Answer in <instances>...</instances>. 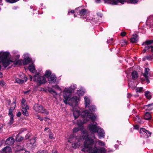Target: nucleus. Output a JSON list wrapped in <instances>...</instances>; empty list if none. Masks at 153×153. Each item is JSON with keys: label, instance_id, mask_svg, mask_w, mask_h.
<instances>
[{"label": "nucleus", "instance_id": "f257e3e1", "mask_svg": "<svg viewBox=\"0 0 153 153\" xmlns=\"http://www.w3.org/2000/svg\"><path fill=\"white\" fill-rule=\"evenodd\" d=\"M82 136L81 137L77 138L78 141L77 143H75L72 144V146L75 149L78 148L80 144L79 142L80 140L84 139L85 140L84 145V147L82 149V151L84 152H87L89 153H105V149L102 148L98 149L95 147L94 141L93 139L95 138L94 134H92V138H91L90 136L88 134L86 130L83 131L82 132Z\"/></svg>", "mask_w": 153, "mask_h": 153}, {"label": "nucleus", "instance_id": "f03ea898", "mask_svg": "<svg viewBox=\"0 0 153 153\" xmlns=\"http://www.w3.org/2000/svg\"><path fill=\"white\" fill-rule=\"evenodd\" d=\"M81 116L82 117V120H77V124L79 126H82L86 123L87 121L91 120L92 122L95 121L96 117L92 113H90L87 110H85L81 113Z\"/></svg>", "mask_w": 153, "mask_h": 153}, {"label": "nucleus", "instance_id": "7ed1b4c3", "mask_svg": "<svg viewBox=\"0 0 153 153\" xmlns=\"http://www.w3.org/2000/svg\"><path fill=\"white\" fill-rule=\"evenodd\" d=\"M76 85H73L69 88H65L63 91V96L64 98V102L66 104H70L71 95L72 92L76 89Z\"/></svg>", "mask_w": 153, "mask_h": 153}, {"label": "nucleus", "instance_id": "20e7f679", "mask_svg": "<svg viewBox=\"0 0 153 153\" xmlns=\"http://www.w3.org/2000/svg\"><path fill=\"white\" fill-rule=\"evenodd\" d=\"M30 78L31 80L33 79L34 81L36 82L39 85L45 83L46 82V79L44 77L40 76L39 74L34 76L33 78L30 76Z\"/></svg>", "mask_w": 153, "mask_h": 153}, {"label": "nucleus", "instance_id": "39448f33", "mask_svg": "<svg viewBox=\"0 0 153 153\" xmlns=\"http://www.w3.org/2000/svg\"><path fill=\"white\" fill-rule=\"evenodd\" d=\"M33 108L36 112L42 113L46 114H48L49 113L44 108L42 105L37 104L34 105Z\"/></svg>", "mask_w": 153, "mask_h": 153}, {"label": "nucleus", "instance_id": "423d86ee", "mask_svg": "<svg viewBox=\"0 0 153 153\" xmlns=\"http://www.w3.org/2000/svg\"><path fill=\"white\" fill-rule=\"evenodd\" d=\"M79 11V16H82L83 18H88L89 15V12L85 9H82L80 10L79 9L78 10Z\"/></svg>", "mask_w": 153, "mask_h": 153}, {"label": "nucleus", "instance_id": "0eeeda50", "mask_svg": "<svg viewBox=\"0 0 153 153\" xmlns=\"http://www.w3.org/2000/svg\"><path fill=\"white\" fill-rule=\"evenodd\" d=\"M97 123H95V124H91L88 126V128L90 131L93 133H96L98 128L100 127L97 126Z\"/></svg>", "mask_w": 153, "mask_h": 153}, {"label": "nucleus", "instance_id": "6e6552de", "mask_svg": "<svg viewBox=\"0 0 153 153\" xmlns=\"http://www.w3.org/2000/svg\"><path fill=\"white\" fill-rule=\"evenodd\" d=\"M24 60L23 63L24 65H27L31 61V59L29 56V54L27 53L24 54L23 56Z\"/></svg>", "mask_w": 153, "mask_h": 153}, {"label": "nucleus", "instance_id": "1a4fd4ad", "mask_svg": "<svg viewBox=\"0 0 153 153\" xmlns=\"http://www.w3.org/2000/svg\"><path fill=\"white\" fill-rule=\"evenodd\" d=\"M139 132L142 135L144 136L145 137H150L151 134V132H149L147 130L143 128H140Z\"/></svg>", "mask_w": 153, "mask_h": 153}, {"label": "nucleus", "instance_id": "9d476101", "mask_svg": "<svg viewBox=\"0 0 153 153\" xmlns=\"http://www.w3.org/2000/svg\"><path fill=\"white\" fill-rule=\"evenodd\" d=\"M96 132L97 133L98 136L100 139L103 137L105 136V133L104 131L100 127L98 128Z\"/></svg>", "mask_w": 153, "mask_h": 153}, {"label": "nucleus", "instance_id": "9b49d317", "mask_svg": "<svg viewBox=\"0 0 153 153\" xmlns=\"http://www.w3.org/2000/svg\"><path fill=\"white\" fill-rule=\"evenodd\" d=\"M73 115L75 119H77L80 115V111L78 108L77 107H73Z\"/></svg>", "mask_w": 153, "mask_h": 153}, {"label": "nucleus", "instance_id": "f8f14e48", "mask_svg": "<svg viewBox=\"0 0 153 153\" xmlns=\"http://www.w3.org/2000/svg\"><path fill=\"white\" fill-rule=\"evenodd\" d=\"M149 69L148 68H146L145 69V72L143 74V76L145 78L146 80L148 83L149 82V77L148 75L149 74Z\"/></svg>", "mask_w": 153, "mask_h": 153}, {"label": "nucleus", "instance_id": "ddd939ff", "mask_svg": "<svg viewBox=\"0 0 153 153\" xmlns=\"http://www.w3.org/2000/svg\"><path fill=\"white\" fill-rule=\"evenodd\" d=\"M138 40V36L136 34H133L131 39V42L132 43L137 42Z\"/></svg>", "mask_w": 153, "mask_h": 153}, {"label": "nucleus", "instance_id": "4468645a", "mask_svg": "<svg viewBox=\"0 0 153 153\" xmlns=\"http://www.w3.org/2000/svg\"><path fill=\"white\" fill-rule=\"evenodd\" d=\"M14 142L13 138L12 137H10L7 139L6 141V144L9 145H11L13 144Z\"/></svg>", "mask_w": 153, "mask_h": 153}, {"label": "nucleus", "instance_id": "2eb2a0df", "mask_svg": "<svg viewBox=\"0 0 153 153\" xmlns=\"http://www.w3.org/2000/svg\"><path fill=\"white\" fill-rule=\"evenodd\" d=\"M23 77V79H21L19 78H17L16 79V82L22 84L24 82H26L27 78L26 77L24 76L23 74H22Z\"/></svg>", "mask_w": 153, "mask_h": 153}, {"label": "nucleus", "instance_id": "dca6fc26", "mask_svg": "<svg viewBox=\"0 0 153 153\" xmlns=\"http://www.w3.org/2000/svg\"><path fill=\"white\" fill-rule=\"evenodd\" d=\"M28 109L29 107L28 106L22 107V114L25 116H27L28 115V114L27 110Z\"/></svg>", "mask_w": 153, "mask_h": 153}, {"label": "nucleus", "instance_id": "f3484780", "mask_svg": "<svg viewBox=\"0 0 153 153\" xmlns=\"http://www.w3.org/2000/svg\"><path fill=\"white\" fill-rule=\"evenodd\" d=\"M56 80V77L55 76H51L48 79L49 83L52 84L54 83Z\"/></svg>", "mask_w": 153, "mask_h": 153}, {"label": "nucleus", "instance_id": "a211bd4d", "mask_svg": "<svg viewBox=\"0 0 153 153\" xmlns=\"http://www.w3.org/2000/svg\"><path fill=\"white\" fill-rule=\"evenodd\" d=\"M85 104L86 107H89V105L91 101L89 98L87 96L84 97Z\"/></svg>", "mask_w": 153, "mask_h": 153}, {"label": "nucleus", "instance_id": "6ab92c4d", "mask_svg": "<svg viewBox=\"0 0 153 153\" xmlns=\"http://www.w3.org/2000/svg\"><path fill=\"white\" fill-rule=\"evenodd\" d=\"M11 149L9 146H6L2 150L1 153H10Z\"/></svg>", "mask_w": 153, "mask_h": 153}, {"label": "nucleus", "instance_id": "aec40b11", "mask_svg": "<svg viewBox=\"0 0 153 153\" xmlns=\"http://www.w3.org/2000/svg\"><path fill=\"white\" fill-rule=\"evenodd\" d=\"M26 130L25 128H23L21 129L19 133L16 137V140L18 141H20L23 139V138L22 137H20L19 134L22 133V131H26Z\"/></svg>", "mask_w": 153, "mask_h": 153}, {"label": "nucleus", "instance_id": "412c9836", "mask_svg": "<svg viewBox=\"0 0 153 153\" xmlns=\"http://www.w3.org/2000/svg\"><path fill=\"white\" fill-rule=\"evenodd\" d=\"M105 3L109 4L112 5L117 4L118 2L115 0H104Z\"/></svg>", "mask_w": 153, "mask_h": 153}, {"label": "nucleus", "instance_id": "4be33fe9", "mask_svg": "<svg viewBox=\"0 0 153 153\" xmlns=\"http://www.w3.org/2000/svg\"><path fill=\"white\" fill-rule=\"evenodd\" d=\"M28 69L32 73H34L35 72V66L33 64L30 65L28 66Z\"/></svg>", "mask_w": 153, "mask_h": 153}, {"label": "nucleus", "instance_id": "5701e85b", "mask_svg": "<svg viewBox=\"0 0 153 153\" xmlns=\"http://www.w3.org/2000/svg\"><path fill=\"white\" fill-rule=\"evenodd\" d=\"M85 93V91L84 89L81 88L80 89L78 90L77 93L79 96L83 95Z\"/></svg>", "mask_w": 153, "mask_h": 153}, {"label": "nucleus", "instance_id": "b1692460", "mask_svg": "<svg viewBox=\"0 0 153 153\" xmlns=\"http://www.w3.org/2000/svg\"><path fill=\"white\" fill-rule=\"evenodd\" d=\"M145 107L148 111H150L153 109V103L146 105Z\"/></svg>", "mask_w": 153, "mask_h": 153}, {"label": "nucleus", "instance_id": "393cba45", "mask_svg": "<svg viewBox=\"0 0 153 153\" xmlns=\"http://www.w3.org/2000/svg\"><path fill=\"white\" fill-rule=\"evenodd\" d=\"M49 92L51 94H52L54 97H55L56 96L59 94L57 92L54 91L52 88H50L49 90Z\"/></svg>", "mask_w": 153, "mask_h": 153}, {"label": "nucleus", "instance_id": "a878e982", "mask_svg": "<svg viewBox=\"0 0 153 153\" xmlns=\"http://www.w3.org/2000/svg\"><path fill=\"white\" fill-rule=\"evenodd\" d=\"M79 101V98L76 96H74L72 98H70V101L75 102V103L78 102Z\"/></svg>", "mask_w": 153, "mask_h": 153}, {"label": "nucleus", "instance_id": "bb28decb", "mask_svg": "<svg viewBox=\"0 0 153 153\" xmlns=\"http://www.w3.org/2000/svg\"><path fill=\"white\" fill-rule=\"evenodd\" d=\"M144 119L146 120H149L151 118V115L149 113H146L144 115Z\"/></svg>", "mask_w": 153, "mask_h": 153}, {"label": "nucleus", "instance_id": "cd10ccee", "mask_svg": "<svg viewBox=\"0 0 153 153\" xmlns=\"http://www.w3.org/2000/svg\"><path fill=\"white\" fill-rule=\"evenodd\" d=\"M145 95L146 98L148 99H150L151 98V93L149 91H147L145 92Z\"/></svg>", "mask_w": 153, "mask_h": 153}, {"label": "nucleus", "instance_id": "c85d7f7f", "mask_svg": "<svg viewBox=\"0 0 153 153\" xmlns=\"http://www.w3.org/2000/svg\"><path fill=\"white\" fill-rule=\"evenodd\" d=\"M132 77L133 79H136L138 76L137 73L135 71H133L131 74Z\"/></svg>", "mask_w": 153, "mask_h": 153}, {"label": "nucleus", "instance_id": "c756f323", "mask_svg": "<svg viewBox=\"0 0 153 153\" xmlns=\"http://www.w3.org/2000/svg\"><path fill=\"white\" fill-rule=\"evenodd\" d=\"M153 42V40H147L145 42H143L142 45H148L151 44Z\"/></svg>", "mask_w": 153, "mask_h": 153}, {"label": "nucleus", "instance_id": "7c9ffc66", "mask_svg": "<svg viewBox=\"0 0 153 153\" xmlns=\"http://www.w3.org/2000/svg\"><path fill=\"white\" fill-rule=\"evenodd\" d=\"M21 103L22 104V107H26L28 106L26 104V102L25 99L23 98L22 100Z\"/></svg>", "mask_w": 153, "mask_h": 153}, {"label": "nucleus", "instance_id": "2f4dec72", "mask_svg": "<svg viewBox=\"0 0 153 153\" xmlns=\"http://www.w3.org/2000/svg\"><path fill=\"white\" fill-rule=\"evenodd\" d=\"M51 74V73L50 71H46L45 72V76L46 77H48L50 76Z\"/></svg>", "mask_w": 153, "mask_h": 153}, {"label": "nucleus", "instance_id": "473e14b6", "mask_svg": "<svg viewBox=\"0 0 153 153\" xmlns=\"http://www.w3.org/2000/svg\"><path fill=\"white\" fill-rule=\"evenodd\" d=\"M13 117L14 116H12L10 117V119L9 121V122L8 123V124H10V125H12L14 122V119H13Z\"/></svg>", "mask_w": 153, "mask_h": 153}, {"label": "nucleus", "instance_id": "72a5a7b5", "mask_svg": "<svg viewBox=\"0 0 153 153\" xmlns=\"http://www.w3.org/2000/svg\"><path fill=\"white\" fill-rule=\"evenodd\" d=\"M13 111V109L12 108H10L9 109L8 112V115L10 116V117L14 116L13 114L12 113Z\"/></svg>", "mask_w": 153, "mask_h": 153}, {"label": "nucleus", "instance_id": "f704fd0d", "mask_svg": "<svg viewBox=\"0 0 153 153\" xmlns=\"http://www.w3.org/2000/svg\"><path fill=\"white\" fill-rule=\"evenodd\" d=\"M143 88L142 87L137 88L135 89V91L136 92H141L143 90Z\"/></svg>", "mask_w": 153, "mask_h": 153}, {"label": "nucleus", "instance_id": "c9c22d12", "mask_svg": "<svg viewBox=\"0 0 153 153\" xmlns=\"http://www.w3.org/2000/svg\"><path fill=\"white\" fill-rule=\"evenodd\" d=\"M127 1L128 3L135 4L137 2L138 0H126Z\"/></svg>", "mask_w": 153, "mask_h": 153}, {"label": "nucleus", "instance_id": "e433bc0d", "mask_svg": "<svg viewBox=\"0 0 153 153\" xmlns=\"http://www.w3.org/2000/svg\"><path fill=\"white\" fill-rule=\"evenodd\" d=\"M150 48H151V46H149L147 45L146 46L144 49L143 50V53H144L146 52V51L149 50Z\"/></svg>", "mask_w": 153, "mask_h": 153}, {"label": "nucleus", "instance_id": "4c0bfd02", "mask_svg": "<svg viewBox=\"0 0 153 153\" xmlns=\"http://www.w3.org/2000/svg\"><path fill=\"white\" fill-rule=\"evenodd\" d=\"M53 87L55 88V89L60 91L61 93L62 92V90L61 88L58 86L57 85H56L54 86H53Z\"/></svg>", "mask_w": 153, "mask_h": 153}, {"label": "nucleus", "instance_id": "58836bf2", "mask_svg": "<svg viewBox=\"0 0 153 153\" xmlns=\"http://www.w3.org/2000/svg\"><path fill=\"white\" fill-rule=\"evenodd\" d=\"M79 8H78L77 9H75L74 10H71L70 11V12L71 13H75L74 16H75V17L76 15H77L76 13H77V11H78V10H79Z\"/></svg>", "mask_w": 153, "mask_h": 153}, {"label": "nucleus", "instance_id": "ea45409f", "mask_svg": "<svg viewBox=\"0 0 153 153\" xmlns=\"http://www.w3.org/2000/svg\"><path fill=\"white\" fill-rule=\"evenodd\" d=\"M95 109V107L93 105H91L89 108V111H94Z\"/></svg>", "mask_w": 153, "mask_h": 153}, {"label": "nucleus", "instance_id": "a19ab883", "mask_svg": "<svg viewBox=\"0 0 153 153\" xmlns=\"http://www.w3.org/2000/svg\"><path fill=\"white\" fill-rule=\"evenodd\" d=\"M19 153H29L28 151H26L25 149H22L19 151Z\"/></svg>", "mask_w": 153, "mask_h": 153}, {"label": "nucleus", "instance_id": "79ce46f5", "mask_svg": "<svg viewBox=\"0 0 153 153\" xmlns=\"http://www.w3.org/2000/svg\"><path fill=\"white\" fill-rule=\"evenodd\" d=\"M98 144L99 145L102 146H104L105 145V144L103 142L100 140L98 141Z\"/></svg>", "mask_w": 153, "mask_h": 153}, {"label": "nucleus", "instance_id": "37998d69", "mask_svg": "<svg viewBox=\"0 0 153 153\" xmlns=\"http://www.w3.org/2000/svg\"><path fill=\"white\" fill-rule=\"evenodd\" d=\"M151 58V57L150 56H147L143 58V60L145 61L146 59H150Z\"/></svg>", "mask_w": 153, "mask_h": 153}, {"label": "nucleus", "instance_id": "c03bdc74", "mask_svg": "<svg viewBox=\"0 0 153 153\" xmlns=\"http://www.w3.org/2000/svg\"><path fill=\"white\" fill-rule=\"evenodd\" d=\"M117 1L122 4H123L124 2L127 1L126 0H117Z\"/></svg>", "mask_w": 153, "mask_h": 153}, {"label": "nucleus", "instance_id": "a18cd8bd", "mask_svg": "<svg viewBox=\"0 0 153 153\" xmlns=\"http://www.w3.org/2000/svg\"><path fill=\"white\" fill-rule=\"evenodd\" d=\"M79 130L78 128H75L73 130V131L74 133H76Z\"/></svg>", "mask_w": 153, "mask_h": 153}, {"label": "nucleus", "instance_id": "49530a36", "mask_svg": "<svg viewBox=\"0 0 153 153\" xmlns=\"http://www.w3.org/2000/svg\"><path fill=\"white\" fill-rule=\"evenodd\" d=\"M135 120L136 121H137L139 123H140V120L139 118V117L138 116H137L135 118Z\"/></svg>", "mask_w": 153, "mask_h": 153}, {"label": "nucleus", "instance_id": "de8ad7c7", "mask_svg": "<svg viewBox=\"0 0 153 153\" xmlns=\"http://www.w3.org/2000/svg\"><path fill=\"white\" fill-rule=\"evenodd\" d=\"M49 137L51 139H52L53 138V135L51 132H50L49 134Z\"/></svg>", "mask_w": 153, "mask_h": 153}, {"label": "nucleus", "instance_id": "09e8293b", "mask_svg": "<svg viewBox=\"0 0 153 153\" xmlns=\"http://www.w3.org/2000/svg\"><path fill=\"white\" fill-rule=\"evenodd\" d=\"M37 153H47V152L46 150H44L43 151H39Z\"/></svg>", "mask_w": 153, "mask_h": 153}, {"label": "nucleus", "instance_id": "8fccbe9b", "mask_svg": "<svg viewBox=\"0 0 153 153\" xmlns=\"http://www.w3.org/2000/svg\"><path fill=\"white\" fill-rule=\"evenodd\" d=\"M126 34V33L125 32H122L121 33V35L122 36H125Z\"/></svg>", "mask_w": 153, "mask_h": 153}, {"label": "nucleus", "instance_id": "3c124183", "mask_svg": "<svg viewBox=\"0 0 153 153\" xmlns=\"http://www.w3.org/2000/svg\"><path fill=\"white\" fill-rule=\"evenodd\" d=\"M5 84V83L3 81H1V82H0V85L3 86Z\"/></svg>", "mask_w": 153, "mask_h": 153}, {"label": "nucleus", "instance_id": "603ef678", "mask_svg": "<svg viewBox=\"0 0 153 153\" xmlns=\"http://www.w3.org/2000/svg\"><path fill=\"white\" fill-rule=\"evenodd\" d=\"M30 92V91L29 90V91H24L23 93L24 94H29Z\"/></svg>", "mask_w": 153, "mask_h": 153}, {"label": "nucleus", "instance_id": "864d4df0", "mask_svg": "<svg viewBox=\"0 0 153 153\" xmlns=\"http://www.w3.org/2000/svg\"><path fill=\"white\" fill-rule=\"evenodd\" d=\"M21 114L20 112H19L17 113V114H16V116L17 117H19L21 116Z\"/></svg>", "mask_w": 153, "mask_h": 153}, {"label": "nucleus", "instance_id": "5fc2aeb1", "mask_svg": "<svg viewBox=\"0 0 153 153\" xmlns=\"http://www.w3.org/2000/svg\"><path fill=\"white\" fill-rule=\"evenodd\" d=\"M134 128L136 129H138L139 128V126L137 125H135L134 126Z\"/></svg>", "mask_w": 153, "mask_h": 153}, {"label": "nucleus", "instance_id": "6e6d98bb", "mask_svg": "<svg viewBox=\"0 0 153 153\" xmlns=\"http://www.w3.org/2000/svg\"><path fill=\"white\" fill-rule=\"evenodd\" d=\"M12 104L14 106V108H13V109H14V108H15L16 107V106L15 102H13Z\"/></svg>", "mask_w": 153, "mask_h": 153}, {"label": "nucleus", "instance_id": "4d7b16f0", "mask_svg": "<svg viewBox=\"0 0 153 153\" xmlns=\"http://www.w3.org/2000/svg\"><path fill=\"white\" fill-rule=\"evenodd\" d=\"M37 117L41 121L42 120H43V119L42 117H40L38 115Z\"/></svg>", "mask_w": 153, "mask_h": 153}, {"label": "nucleus", "instance_id": "13d9d810", "mask_svg": "<svg viewBox=\"0 0 153 153\" xmlns=\"http://www.w3.org/2000/svg\"><path fill=\"white\" fill-rule=\"evenodd\" d=\"M52 153H57V151L55 150H53L52 151Z\"/></svg>", "mask_w": 153, "mask_h": 153}, {"label": "nucleus", "instance_id": "bf43d9fd", "mask_svg": "<svg viewBox=\"0 0 153 153\" xmlns=\"http://www.w3.org/2000/svg\"><path fill=\"white\" fill-rule=\"evenodd\" d=\"M131 96V95L130 94H128V95H127V97L128 98H130Z\"/></svg>", "mask_w": 153, "mask_h": 153}, {"label": "nucleus", "instance_id": "052dcab7", "mask_svg": "<svg viewBox=\"0 0 153 153\" xmlns=\"http://www.w3.org/2000/svg\"><path fill=\"white\" fill-rule=\"evenodd\" d=\"M151 50L152 53H153V46H151Z\"/></svg>", "mask_w": 153, "mask_h": 153}, {"label": "nucleus", "instance_id": "680f3d73", "mask_svg": "<svg viewBox=\"0 0 153 153\" xmlns=\"http://www.w3.org/2000/svg\"><path fill=\"white\" fill-rule=\"evenodd\" d=\"M2 76V74L0 72V77H1Z\"/></svg>", "mask_w": 153, "mask_h": 153}, {"label": "nucleus", "instance_id": "e2e57ef3", "mask_svg": "<svg viewBox=\"0 0 153 153\" xmlns=\"http://www.w3.org/2000/svg\"><path fill=\"white\" fill-rule=\"evenodd\" d=\"M48 128H46L45 129H44V131H46L47 130H48Z\"/></svg>", "mask_w": 153, "mask_h": 153}, {"label": "nucleus", "instance_id": "0e129e2a", "mask_svg": "<svg viewBox=\"0 0 153 153\" xmlns=\"http://www.w3.org/2000/svg\"><path fill=\"white\" fill-rule=\"evenodd\" d=\"M118 146L117 145H115V147L116 148H117L118 147Z\"/></svg>", "mask_w": 153, "mask_h": 153}, {"label": "nucleus", "instance_id": "69168bd1", "mask_svg": "<svg viewBox=\"0 0 153 153\" xmlns=\"http://www.w3.org/2000/svg\"><path fill=\"white\" fill-rule=\"evenodd\" d=\"M71 138H70V139H69V140H68V141H69V142H72L71 141V140H71Z\"/></svg>", "mask_w": 153, "mask_h": 153}, {"label": "nucleus", "instance_id": "338daca9", "mask_svg": "<svg viewBox=\"0 0 153 153\" xmlns=\"http://www.w3.org/2000/svg\"><path fill=\"white\" fill-rule=\"evenodd\" d=\"M96 1L97 2H99V1H100V0H96Z\"/></svg>", "mask_w": 153, "mask_h": 153}, {"label": "nucleus", "instance_id": "774afa93", "mask_svg": "<svg viewBox=\"0 0 153 153\" xmlns=\"http://www.w3.org/2000/svg\"><path fill=\"white\" fill-rule=\"evenodd\" d=\"M1 127H0V132H1Z\"/></svg>", "mask_w": 153, "mask_h": 153}]
</instances>
